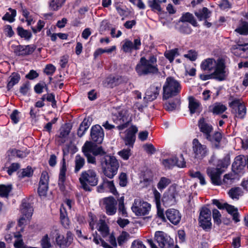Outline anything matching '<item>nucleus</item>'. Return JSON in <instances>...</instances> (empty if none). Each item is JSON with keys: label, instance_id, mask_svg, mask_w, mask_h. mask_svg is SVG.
Instances as JSON below:
<instances>
[{"label": "nucleus", "instance_id": "obj_1", "mask_svg": "<svg viewBox=\"0 0 248 248\" xmlns=\"http://www.w3.org/2000/svg\"><path fill=\"white\" fill-rule=\"evenodd\" d=\"M156 56L151 55L147 60L145 57L140 58L135 67V71L139 76L158 73Z\"/></svg>", "mask_w": 248, "mask_h": 248}, {"label": "nucleus", "instance_id": "obj_40", "mask_svg": "<svg viewBox=\"0 0 248 248\" xmlns=\"http://www.w3.org/2000/svg\"><path fill=\"white\" fill-rule=\"evenodd\" d=\"M171 180L166 177H161L157 184L158 189L162 192L170 184H171Z\"/></svg>", "mask_w": 248, "mask_h": 248}, {"label": "nucleus", "instance_id": "obj_27", "mask_svg": "<svg viewBox=\"0 0 248 248\" xmlns=\"http://www.w3.org/2000/svg\"><path fill=\"white\" fill-rule=\"evenodd\" d=\"M92 119L90 117H85L82 123L80 124L78 129L77 135L78 137H82L88 129L91 124Z\"/></svg>", "mask_w": 248, "mask_h": 248}, {"label": "nucleus", "instance_id": "obj_10", "mask_svg": "<svg viewBox=\"0 0 248 248\" xmlns=\"http://www.w3.org/2000/svg\"><path fill=\"white\" fill-rule=\"evenodd\" d=\"M226 66L224 61L222 59H218L213 72L215 79L222 81L226 79L227 74L225 71Z\"/></svg>", "mask_w": 248, "mask_h": 248}, {"label": "nucleus", "instance_id": "obj_19", "mask_svg": "<svg viewBox=\"0 0 248 248\" xmlns=\"http://www.w3.org/2000/svg\"><path fill=\"white\" fill-rule=\"evenodd\" d=\"M210 142L211 146L213 149H219L221 147V141L222 139V133L218 131H215L213 134L205 138Z\"/></svg>", "mask_w": 248, "mask_h": 248}, {"label": "nucleus", "instance_id": "obj_57", "mask_svg": "<svg viewBox=\"0 0 248 248\" xmlns=\"http://www.w3.org/2000/svg\"><path fill=\"white\" fill-rule=\"evenodd\" d=\"M122 49L125 53L132 52V50H134L132 42L128 40H125V42L123 45Z\"/></svg>", "mask_w": 248, "mask_h": 248}, {"label": "nucleus", "instance_id": "obj_18", "mask_svg": "<svg viewBox=\"0 0 248 248\" xmlns=\"http://www.w3.org/2000/svg\"><path fill=\"white\" fill-rule=\"evenodd\" d=\"M231 51L237 57L248 58V44L233 45L231 48Z\"/></svg>", "mask_w": 248, "mask_h": 248}, {"label": "nucleus", "instance_id": "obj_61", "mask_svg": "<svg viewBox=\"0 0 248 248\" xmlns=\"http://www.w3.org/2000/svg\"><path fill=\"white\" fill-rule=\"evenodd\" d=\"M56 67L52 64H48L46 65L44 69V73L48 76H52L56 71Z\"/></svg>", "mask_w": 248, "mask_h": 248}, {"label": "nucleus", "instance_id": "obj_56", "mask_svg": "<svg viewBox=\"0 0 248 248\" xmlns=\"http://www.w3.org/2000/svg\"><path fill=\"white\" fill-rule=\"evenodd\" d=\"M212 213H213V218L214 222L215 224H216L217 225H219L221 223V214L219 212V211L216 209L214 208L212 210Z\"/></svg>", "mask_w": 248, "mask_h": 248}, {"label": "nucleus", "instance_id": "obj_24", "mask_svg": "<svg viewBox=\"0 0 248 248\" xmlns=\"http://www.w3.org/2000/svg\"><path fill=\"white\" fill-rule=\"evenodd\" d=\"M188 100V108L190 114L192 115L198 113L199 114L202 111V108H200L201 104L192 96L189 97Z\"/></svg>", "mask_w": 248, "mask_h": 248}, {"label": "nucleus", "instance_id": "obj_33", "mask_svg": "<svg viewBox=\"0 0 248 248\" xmlns=\"http://www.w3.org/2000/svg\"><path fill=\"white\" fill-rule=\"evenodd\" d=\"M180 21L182 22H188L190 23L193 26L195 27L199 26L193 15L189 12H186L185 14H183L180 18Z\"/></svg>", "mask_w": 248, "mask_h": 248}, {"label": "nucleus", "instance_id": "obj_35", "mask_svg": "<svg viewBox=\"0 0 248 248\" xmlns=\"http://www.w3.org/2000/svg\"><path fill=\"white\" fill-rule=\"evenodd\" d=\"M230 164V155L229 154L226 155L223 158L217 161L216 168H220L221 171H224L222 169L227 168Z\"/></svg>", "mask_w": 248, "mask_h": 248}, {"label": "nucleus", "instance_id": "obj_58", "mask_svg": "<svg viewBox=\"0 0 248 248\" xmlns=\"http://www.w3.org/2000/svg\"><path fill=\"white\" fill-rule=\"evenodd\" d=\"M105 181L106 182V184L107 185V187L109 189L110 192L114 195H118L119 193L115 187L113 181H108L106 178H105Z\"/></svg>", "mask_w": 248, "mask_h": 248}, {"label": "nucleus", "instance_id": "obj_36", "mask_svg": "<svg viewBox=\"0 0 248 248\" xmlns=\"http://www.w3.org/2000/svg\"><path fill=\"white\" fill-rule=\"evenodd\" d=\"M210 14L211 12L207 7H203L202 10L195 12V15L199 21L207 19L210 16Z\"/></svg>", "mask_w": 248, "mask_h": 248}, {"label": "nucleus", "instance_id": "obj_59", "mask_svg": "<svg viewBox=\"0 0 248 248\" xmlns=\"http://www.w3.org/2000/svg\"><path fill=\"white\" fill-rule=\"evenodd\" d=\"M129 234L125 231H123L122 233L117 237V241L120 246H122L124 243L127 240V237Z\"/></svg>", "mask_w": 248, "mask_h": 248}, {"label": "nucleus", "instance_id": "obj_22", "mask_svg": "<svg viewBox=\"0 0 248 248\" xmlns=\"http://www.w3.org/2000/svg\"><path fill=\"white\" fill-rule=\"evenodd\" d=\"M122 83V76H114L112 75H110L106 78L104 82V85L106 87L108 88H113L116 86L119 85Z\"/></svg>", "mask_w": 248, "mask_h": 248}, {"label": "nucleus", "instance_id": "obj_55", "mask_svg": "<svg viewBox=\"0 0 248 248\" xmlns=\"http://www.w3.org/2000/svg\"><path fill=\"white\" fill-rule=\"evenodd\" d=\"M33 170L30 166H28L25 169L22 170L21 174L19 175L21 178L25 177H31L33 175Z\"/></svg>", "mask_w": 248, "mask_h": 248}, {"label": "nucleus", "instance_id": "obj_63", "mask_svg": "<svg viewBox=\"0 0 248 248\" xmlns=\"http://www.w3.org/2000/svg\"><path fill=\"white\" fill-rule=\"evenodd\" d=\"M118 154L124 160H127L131 155V150L129 149H123L120 151Z\"/></svg>", "mask_w": 248, "mask_h": 248}, {"label": "nucleus", "instance_id": "obj_48", "mask_svg": "<svg viewBox=\"0 0 248 248\" xmlns=\"http://www.w3.org/2000/svg\"><path fill=\"white\" fill-rule=\"evenodd\" d=\"M159 0H148L147 3L153 11H157L161 12L162 10Z\"/></svg>", "mask_w": 248, "mask_h": 248}, {"label": "nucleus", "instance_id": "obj_44", "mask_svg": "<svg viewBox=\"0 0 248 248\" xmlns=\"http://www.w3.org/2000/svg\"><path fill=\"white\" fill-rule=\"evenodd\" d=\"M162 163L167 169H170L176 166L177 157L165 159L162 160Z\"/></svg>", "mask_w": 248, "mask_h": 248}, {"label": "nucleus", "instance_id": "obj_31", "mask_svg": "<svg viewBox=\"0 0 248 248\" xmlns=\"http://www.w3.org/2000/svg\"><path fill=\"white\" fill-rule=\"evenodd\" d=\"M21 77L20 74L17 72H13L9 78V80L6 86L7 91H10L20 81Z\"/></svg>", "mask_w": 248, "mask_h": 248}, {"label": "nucleus", "instance_id": "obj_32", "mask_svg": "<svg viewBox=\"0 0 248 248\" xmlns=\"http://www.w3.org/2000/svg\"><path fill=\"white\" fill-rule=\"evenodd\" d=\"M82 152L83 153L84 155L86 157L87 162L88 163L96 165V156H94L93 154H91V151H90L85 144H84L82 147Z\"/></svg>", "mask_w": 248, "mask_h": 248}, {"label": "nucleus", "instance_id": "obj_64", "mask_svg": "<svg viewBox=\"0 0 248 248\" xmlns=\"http://www.w3.org/2000/svg\"><path fill=\"white\" fill-rule=\"evenodd\" d=\"M3 31L5 35L8 37H12L14 34L15 32L12 29V27L10 25H6L3 27Z\"/></svg>", "mask_w": 248, "mask_h": 248}, {"label": "nucleus", "instance_id": "obj_9", "mask_svg": "<svg viewBox=\"0 0 248 248\" xmlns=\"http://www.w3.org/2000/svg\"><path fill=\"white\" fill-rule=\"evenodd\" d=\"M151 206L147 202L135 199L131 210L137 216H143L149 214Z\"/></svg>", "mask_w": 248, "mask_h": 248}, {"label": "nucleus", "instance_id": "obj_26", "mask_svg": "<svg viewBox=\"0 0 248 248\" xmlns=\"http://www.w3.org/2000/svg\"><path fill=\"white\" fill-rule=\"evenodd\" d=\"M72 126L70 124L66 123L63 127L60 129V135L58 137L61 139L59 140V144H62L65 142V138H67L72 129Z\"/></svg>", "mask_w": 248, "mask_h": 248}, {"label": "nucleus", "instance_id": "obj_49", "mask_svg": "<svg viewBox=\"0 0 248 248\" xmlns=\"http://www.w3.org/2000/svg\"><path fill=\"white\" fill-rule=\"evenodd\" d=\"M48 189V184H39V186L37 189V192L39 196L41 197H46L47 195V192Z\"/></svg>", "mask_w": 248, "mask_h": 248}, {"label": "nucleus", "instance_id": "obj_2", "mask_svg": "<svg viewBox=\"0 0 248 248\" xmlns=\"http://www.w3.org/2000/svg\"><path fill=\"white\" fill-rule=\"evenodd\" d=\"M100 165L104 175L112 179L117 174L120 166L119 162L113 155L108 154L100 158Z\"/></svg>", "mask_w": 248, "mask_h": 248}, {"label": "nucleus", "instance_id": "obj_29", "mask_svg": "<svg viewBox=\"0 0 248 248\" xmlns=\"http://www.w3.org/2000/svg\"><path fill=\"white\" fill-rule=\"evenodd\" d=\"M20 210L22 215L28 218L31 217L32 215L33 211L32 207L25 199L22 201Z\"/></svg>", "mask_w": 248, "mask_h": 248}, {"label": "nucleus", "instance_id": "obj_51", "mask_svg": "<svg viewBox=\"0 0 248 248\" xmlns=\"http://www.w3.org/2000/svg\"><path fill=\"white\" fill-rule=\"evenodd\" d=\"M119 184L121 187H125L128 184V177L126 173L122 172L120 173L119 177Z\"/></svg>", "mask_w": 248, "mask_h": 248}, {"label": "nucleus", "instance_id": "obj_6", "mask_svg": "<svg viewBox=\"0 0 248 248\" xmlns=\"http://www.w3.org/2000/svg\"><path fill=\"white\" fill-rule=\"evenodd\" d=\"M199 226L206 232H209L212 226L211 222V210L205 206H202L200 209L198 218Z\"/></svg>", "mask_w": 248, "mask_h": 248}, {"label": "nucleus", "instance_id": "obj_54", "mask_svg": "<svg viewBox=\"0 0 248 248\" xmlns=\"http://www.w3.org/2000/svg\"><path fill=\"white\" fill-rule=\"evenodd\" d=\"M40 243L42 248H50L51 247L50 238L47 234L43 236Z\"/></svg>", "mask_w": 248, "mask_h": 248}, {"label": "nucleus", "instance_id": "obj_50", "mask_svg": "<svg viewBox=\"0 0 248 248\" xmlns=\"http://www.w3.org/2000/svg\"><path fill=\"white\" fill-rule=\"evenodd\" d=\"M11 190L12 186L11 185H0V196L1 197H7Z\"/></svg>", "mask_w": 248, "mask_h": 248}, {"label": "nucleus", "instance_id": "obj_25", "mask_svg": "<svg viewBox=\"0 0 248 248\" xmlns=\"http://www.w3.org/2000/svg\"><path fill=\"white\" fill-rule=\"evenodd\" d=\"M217 64V62L215 59L207 58L202 62L200 67L202 71L210 72L214 69Z\"/></svg>", "mask_w": 248, "mask_h": 248}, {"label": "nucleus", "instance_id": "obj_38", "mask_svg": "<svg viewBox=\"0 0 248 248\" xmlns=\"http://www.w3.org/2000/svg\"><path fill=\"white\" fill-rule=\"evenodd\" d=\"M242 189L239 187L231 188L228 192L229 197L232 200H239V197L242 195Z\"/></svg>", "mask_w": 248, "mask_h": 248}, {"label": "nucleus", "instance_id": "obj_3", "mask_svg": "<svg viewBox=\"0 0 248 248\" xmlns=\"http://www.w3.org/2000/svg\"><path fill=\"white\" fill-rule=\"evenodd\" d=\"M99 179V176L97 172L93 169H89L81 172L79 181L84 190L91 192L92 190V187L97 185Z\"/></svg>", "mask_w": 248, "mask_h": 248}, {"label": "nucleus", "instance_id": "obj_47", "mask_svg": "<svg viewBox=\"0 0 248 248\" xmlns=\"http://www.w3.org/2000/svg\"><path fill=\"white\" fill-rule=\"evenodd\" d=\"M11 153L14 155H16L18 158H24L29 155L30 151L27 149L24 151H21L15 148L11 150Z\"/></svg>", "mask_w": 248, "mask_h": 248}, {"label": "nucleus", "instance_id": "obj_28", "mask_svg": "<svg viewBox=\"0 0 248 248\" xmlns=\"http://www.w3.org/2000/svg\"><path fill=\"white\" fill-rule=\"evenodd\" d=\"M160 87L155 86L154 85H151L145 93L146 97L149 101L155 100L159 93Z\"/></svg>", "mask_w": 248, "mask_h": 248}, {"label": "nucleus", "instance_id": "obj_62", "mask_svg": "<svg viewBox=\"0 0 248 248\" xmlns=\"http://www.w3.org/2000/svg\"><path fill=\"white\" fill-rule=\"evenodd\" d=\"M67 170L66 163L65 159L64 157L62 158V166L60 168V173L59 177L66 178V172Z\"/></svg>", "mask_w": 248, "mask_h": 248}, {"label": "nucleus", "instance_id": "obj_8", "mask_svg": "<svg viewBox=\"0 0 248 248\" xmlns=\"http://www.w3.org/2000/svg\"><path fill=\"white\" fill-rule=\"evenodd\" d=\"M37 46L34 44L27 45H12L11 48L15 56L24 57L32 54L35 50Z\"/></svg>", "mask_w": 248, "mask_h": 248}, {"label": "nucleus", "instance_id": "obj_16", "mask_svg": "<svg viewBox=\"0 0 248 248\" xmlns=\"http://www.w3.org/2000/svg\"><path fill=\"white\" fill-rule=\"evenodd\" d=\"M138 129L136 125H132L126 130V133L124 139L125 144L133 148L136 140V134Z\"/></svg>", "mask_w": 248, "mask_h": 248}, {"label": "nucleus", "instance_id": "obj_5", "mask_svg": "<svg viewBox=\"0 0 248 248\" xmlns=\"http://www.w3.org/2000/svg\"><path fill=\"white\" fill-rule=\"evenodd\" d=\"M228 106L232 113L235 114V117L243 119L247 113L246 107L242 99L234 95H228Z\"/></svg>", "mask_w": 248, "mask_h": 248}, {"label": "nucleus", "instance_id": "obj_15", "mask_svg": "<svg viewBox=\"0 0 248 248\" xmlns=\"http://www.w3.org/2000/svg\"><path fill=\"white\" fill-rule=\"evenodd\" d=\"M74 235L70 231H67L66 237L60 234H57L56 242L57 245L61 248H66L73 243Z\"/></svg>", "mask_w": 248, "mask_h": 248}, {"label": "nucleus", "instance_id": "obj_20", "mask_svg": "<svg viewBox=\"0 0 248 248\" xmlns=\"http://www.w3.org/2000/svg\"><path fill=\"white\" fill-rule=\"evenodd\" d=\"M104 204L105 205L106 214L108 216H112L116 212V205L117 202L112 196L106 197L104 199Z\"/></svg>", "mask_w": 248, "mask_h": 248}, {"label": "nucleus", "instance_id": "obj_39", "mask_svg": "<svg viewBox=\"0 0 248 248\" xmlns=\"http://www.w3.org/2000/svg\"><path fill=\"white\" fill-rule=\"evenodd\" d=\"M75 166L74 172L78 173L84 166L85 163V159L79 155H77L75 157Z\"/></svg>", "mask_w": 248, "mask_h": 248}, {"label": "nucleus", "instance_id": "obj_43", "mask_svg": "<svg viewBox=\"0 0 248 248\" xmlns=\"http://www.w3.org/2000/svg\"><path fill=\"white\" fill-rule=\"evenodd\" d=\"M189 176L192 178L198 179L200 180V184L202 186L205 185L206 184L204 175L200 171H190L189 172Z\"/></svg>", "mask_w": 248, "mask_h": 248}, {"label": "nucleus", "instance_id": "obj_14", "mask_svg": "<svg viewBox=\"0 0 248 248\" xmlns=\"http://www.w3.org/2000/svg\"><path fill=\"white\" fill-rule=\"evenodd\" d=\"M177 193L175 188L171 189L170 187L165 191L161 199L163 204L165 206L174 205L176 203V196Z\"/></svg>", "mask_w": 248, "mask_h": 248}, {"label": "nucleus", "instance_id": "obj_42", "mask_svg": "<svg viewBox=\"0 0 248 248\" xmlns=\"http://www.w3.org/2000/svg\"><path fill=\"white\" fill-rule=\"evenodd\" d=\"M8 10L11 12V14H10L8 12L6 13V14L2 16V19L4 21H8L9 22L12 23L15 20V17L16 16V11L11 8H9Z\"/></svg>", "mask_w": 248, "mask_h": 248}, {"label": "nucleus", "instance_id": "obj_37", "mask_svg": "<svg viewBox=\"0 0 248 248\" xmlns=\"http://www.w3.org/2000/svg\"><path fill=\"white\" fill-rule=\"evenodd\" d=\"M235 31L239 33L241 35H248V22L240 20V24L235 30Z\"/></svg>", "mask_w": 248, "mask_h": 248}, {"label": "nucleus", "instance_id": "obj_7", "mask_svg": "<svg viewBox=\"0 0 248 248\" xmlns=\"http://www.w3.org/2000/svg\"><path fill=\"white\" fill-rule=\"evenodd\" d=\"M112 119L114 123L118 124L116 127V129L119 130H123L127 128L130 122V121L128 120L126 111L124 109L113 113Z\"/></svg>", "mask_w": 248, "mask_h": 248}, {"label": "nucleus", "instance_id": "obj_30", "mask_svg": "<svg viewBox=\"0 0 248 248\" xmlns=\"http://www.w3.org/2000/svg\"><path fill=\"white\" fill-rule=\"evenodd\" d=\"M227 109V107L219 102H216L212 106H211L209 107V111L215 115L221 114Z\"/></svg>", "mask_w": 248, "mask_h": 248}, {"label": "nucleus", "instance_id": "obj_52", "mask_svg": "<svg viewBox=\"0 0 248 248\" xmlns=\"http://www.w3.org/2000/svg\"><path fill=\"white\" fill-rule=\"evenodd\" d=\"M178 55V48L171 49L168 51H166L164 55L165 57L171 62L173 61L176 55Z\"/></svg>", "mask_w": 248, "mask_h": 248}, {"label": "nucleus", "instance_id": "obj_46", "mask_svg": "<svg viewBox=\"0 0 248 248\" xmlns=\"http://www.w3.org/2000/svg\"><path fill=\"white\" fill-rule=\"evenodd\" d=\"M180 104V99L179 98H175L174 100L169 101L166 103L165 105V108L166 110L171 111L175 110L177 108V105Z\"/></svg>", "mask_w": 248, "mask_h": 248}, {"label": "nucleus", "instance_id": "obj_17", "mask_svg": "<svg viewBox=\"0 0 248 248\" xmlns=\"http://www.w3.org/2000/svg\"><path fill=\"white\" fill-rule=\"evenodd\" d=\"M84 144L94 156H99L100 158L108 154L103 147L101 146H98V144H95L91 141H86Z\"/></svg>", "mask_w": 248, "mask_h": 248}, {"label": "nucleus", "instance_id": "obj_13", "mask_svg": "<svg viewBox=\"0 0 248 248\" xmlns=\"http://www.w3.org/2000/svg\"><path fill=\"white\" fill-rule=\"evenodd\" d=\"M223 171H221L220 168H208L206 170L207 175L210 178L211 183L214 186H221L222 182L221 175Z\"/></svg>", "mask_w": 248, "mask_h": 248}, {"label": "nucleus", "instance_id": "obj_45", "mask_svg": "<svg viewBox=\"0 0 248 248\" xmlns=\"http://www.w3.org/2000/svg\"><path fill=\"white\" fill-rule=\"evenodd\" d=\"M60 220L62 226L66 229L70 228V220L67 217L66 212H62L60 211Z\"/></svg>", "mask_w": 248, "mask_h": 248}, {"label": "nucleus", "instance_id": "obj_23", "mask_svg": "<svg viewBox=\"0 0 248 248\" xmlns=\"http://www.w3.org/2000/svg\"><path fill=\"white\" fill-rule=\"evenodd\" d=\"M198 125L200 131L202 133L205 138L209 137L213 130L212 125L207 123L203 117H202L199 120Z\"/></svg>", "mask_w": 248, "mask_h": 248}, {"label": "nucleus", "instance_id": "obj_53", "mask_svg": "<svg viewBox=\"0 0 248 248\" xmlns=\"http://www.w3.org/2000/svg\"><path fill=\"white\" fill-rule=\"evenodd\" d=\"M30 89V83L29 81H26L20 87L19 93L23 96H27Z\"/></svg>", "mask_w": 248, "mask_h": 248}, {"label": "nucleus", "instance_id": "obj_4", "mask_svg": "<svg viewBox=\"0 0 248 248\" xmlns=\"http://www.w3.org/2000/svg\"><path fill=\"white\" fill-rule=\"evenodd\" d=\"M182 90L180 82L173 77H168L163 87V100L179 95Z\"/></svg>", "mask_w": 248, "mask_h": 248}, {"label": "nucleus", "instance_id": "obj_34", "mask_svg": "<svg viewBox=\"0 0 248 248\" xmlns=\"http://www.w3.org/2000/svg\"><path fill=\"white\" fill-rule=\"evenodd\" d=\"M17 34L25 40L29 41L32 37L31 31L24 29L22 26H18L16 28Z\"/></svg>", "mask_w": 248, "mask_h": 248}, {"label": "nucleus", "instance_id": "obj_60", "mask_svg": "<svg viewBox=\"0 0 248 248\" xmlns=\"http://www.w3.org/2000/svg\"><path fill=\"white\" fill-rule=\"evenodd\" d=\"M98 231L101 232L103 237L108 236L109 233V228L105 222L101 223L99 226Z\"/></svg>", "mask_w": 248, "mask_h": 248}, {"label": "nucleus", "instance_id": "obj_21", "mask_svg": "<svg viewBox=\"0 0 248 248\" xmlns=\"http://www.w3.org/2000/svg\"><path fill=\"white\" fill-rule=\"evenodd\" d=\"M165 215L167 219L174 225L178 224L181 221V214L177 209H168L166 211Z\"/></svg>", "mask_w": 248, "mask_h": 248}, {"label": "nucleus", "instance_id": "obj_12", "mask_svg": "<svg viewBox=\"0 0 248 248\" xmlns=\"http://www.w3.org/2000/svg\"><path fill=\"white\" fill-rule=\"evenodd\" d=\"M90 136L93 142L95 144H101L104 137V132L102 127L99 124L92 126L90 131Z\"/></svg>", "mask_w": 248, "mask_h": 248}, {"label": "nucleus", "instance_id": "obj_11", "mask_svg": "<svg viewBox=\"0 0 248 248\" xmlns=\"http://www.w3.org/2000/svg\"><path fill=\"white\" fill-rule=\"evenodd\" d=\"M192 149L196 158L202 159L208 154V150L206 145L202 144L197 139L192 141Z\"/></svg>", "mask_w": 248, "mask_h": 248}, {"label": "nucleus", "instance_id": "obj_41", "mask_svg": "<svg viewBox=\"0 0 248 248\" xmlns=\"http://www.w3.org/2000/svg\"><path fill=\"white\" fill-rule=\"evenodd\" d=\"M65 0H51L49 2V7L51 10L56 11L63 5Z\"/></svg>", "mask_w": 248, "mask_h": 248}]
</instances>
